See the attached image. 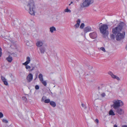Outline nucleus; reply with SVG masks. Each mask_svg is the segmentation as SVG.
I'll use <instances>...</instances> for the list:
<instances>
[{"label": "nucleus", "mask_w": 127, "mask_h": 127, "mask_svg": "<svg viewBox=\"0 0 127 127\" xmlns=\"http://www.w3.org/2000/svg\"><path fill=\"white\" fill-rule=\"evenodd\" d=\"M25 7L26 10H29V13L30 14L33 15H35V12L34 10L35 5L33 0H29L28 2L27 5L25 6Z\"/></svg>", "instance_id": "f257e3e1"}, {"label": "nucleus", "mask_w": 127, "mask_h": 127, "mask_svg": "<svg viewBox=\"0 0 127 127\" xmlns=\"http://www.w3.org/2000/svg\"><path fill=\"white\" fill-rule=\"evenodd\" d=\"M124 25L125 24L123 22L120 23L117 26L112 29V32L113 34L116 35L117 34L120 33Z\"/></svg>", "instance_id": "f03ea898"}, {"label": "nucleus", "mask_w": 127, "mask_h": 127, "mask_svg": "<svg viewBox=\"0 0 127 127\" xmlns=\"http://www.w3.org/2000/svg\"><path fill=\"white\" fill-rule=\"evenodd\" d=\"M112 106L116 110L120 107H122L124 105V103L121 100H114L113 101Z\"/></svg>", "instance_id": "7ed1b4c3"}, {"label": "nucleus", "mask_w": 127, "mask_h": 127, "mask_svg": "<svg viewBox=\"0 0 127 127\" xmlns=\"http://www.w3.org/2000/svg\"><path fill=\"white\" fill-rule=\"evenodd\" d=\"M108 28L107 25L105 24H102L99 28L100 32L103 35V37H105L104 35L108 33V31L107 30Z\"/></svg>", "instance_id": "20e7f679"}, {"label": "nucleus", "mask_w": 127, "mask_h": 127, "mask_svg": "<svg viewBox=\"0 0 127 127\" xmlns=\"http://www.w3.org/2000/svg\"><path fill=\"white\" fill-rule=\"evenodd\" d=\"M93 2V0H85L82 3L80 4L81 7L82 8L88 7Z\"/></svg>", "instance_id": "39448f33"}, {"label": "nucleus", "mask_w": 127, "mask_h": 127, "mask_svg": "<svg viewBox=\"0 0 127 127\" xmlns=\"http://www.w3.org/2000/svg\"><path fill=\"white\" fill-rule=\"evenodd\" d=\"M117 35L116 36V39L117 40H120L122 39L123 37V34L119 33L117 34Z\"/></svg>", "instance_id": "423d86ee"}, {"label": "nucleus", "mask_w": 127, "mask_h": 127, "mask_svg": "<svg viewBox=\"0 0 127 127\" xmlns=\"http://www.w3.org/2000/svg\"><path fill=\"white\" fill-rule=\"evenodd\" d=\"M89 35L91 38L93 39L96 38L97 37V34L95 32L90 33Z\"/></svg>", "instance_id": "0eeeda50"}, {"label": "nucleus", "mask_w": 127, "mask_h": 127, "mask_svg": "<svg viewBox=\"0 0 127 127\" xmlns=\"http://www.w3.org/2000/svg\"><path fill=\"white\" fill-rule=\"evenodd\" d=\"M26 79L28 81V82H30L32 80L33 75L32 73H29Z\"/></svg>", "instance_id": "6e6552de"}, {"label": "nucleus", "mask_w": 127, "mask_h": 127, "mask_svg": "<svg viewBox=\"0 0 127 127\" xmlns=\"http://www.w3.org/2000/svg\"><path fill=\"white\" fill-rule=\"evenodd\" d=\"M36 45L38 47H41L43 45V43L42 41H38L36 43Z\"/></svg>", "instance_id": "1a4fd4ad"}, {"label": "nucleus", "mask_w": 127, "mask_h": 127, "mask_svg": "<svg viewBox=\"0 0 127 127\" xmlns=\"http://www.w3.org/2000/svg\"><path fill=\"white\" fill-rule=\"evenodd\" d=\"M117 109L116 112L119 114L121 115L124 113V110L122 109L118 108Z\"/></svg>", "instance_id": "9d476101"}, {"label": "nucleus", "mask_w": 127, "mask_h": 127, "mask_svg": "<svg viewBox=\"0 0 127 127\" xmlns=\"http://www.w3.org/2000/svg\"><path fill=\"white\" fill-rule=\"evenodd\" d=\"M91 30V28L89 26L85 27L84 29V31L85 33L90 31Z\"/></svg>", "instance_id": "9b49d317"}, {"label": "nucleus", "mask_w": 127, "mask_h": 127, "mask_svg": "<svg viewBox=\"0 0 127 127\" xmlns=\"http://www.w3.org/2000/svg\"><path fill=\"white\" fill-rule=\"evenodd\" d=\"M40 53L42 54H43L45 52L46 49L44 47H41L39 49Z\"/></svg>", "instance_id": "f8f14e48"}, {"label": "nucleus", "mask_w": 127, "mask_h": 127, "mask_svg": "<svg viewBox=\"0 0 127 127\" xmlns=\"http://www.w3.org/2000/svg\"><path fill=\"white\" fill-rule=\"evenodd\" d=\"M6 60L8 62L11 63L13 60L11 56L9 55L8 57L6 58Z\"/></svg>", "instance_id": "ddd939ff"}, {"label": "nucleus", "mask_w": 127, "mask_h": 127, "mask_svg": "<svg viewBox=\"0 0 127 127\" xmlns=\"http://www.w3.org/2000/svg\"><path fill=\"white\" fill-rule=\"evenodd\" d=\"M80 22V19H78L77 21V23L75 25V27L76 28H78L79 26Z\"/></svg>", "instance_id": "4468645a"}, {"label": "nucleus", "mask_w": 127, "mask_h": 127, "mask_svg": "<svg viewBox=\"0 0 127 127\" xmlns=\"http://www.w3.org/2000/svg\"><path fill=\"white\" fill-rule=\"evenodd\" d=\"M50 32L52 33L54 31H56V29L55 27L54 26L51 27L50 28Z\"/></svg>", "instance_id": "2eb2a0df"}, {"label": "nucleus", "mask_w": 127, "mask_h": 127, "mask_svg": "<svg viewBox=\"0 0 127 127\" xmlns=\"http://www.w3.org/2000/svg\"><path fill=\"white\" fill-rule=\"evenodd\" d=\"M50 105L54 107H55L56 106V103L53 101H50Z\"/></svg>", "instance_id": "dca6fc26"}, {"label": "nucleus", "mask_w": 127, "mask_h": 127, "mask_svg": "<svg viewBox=\"0 0 127 127\" xmlns=\"http://www.w3.org/2000/svg\"><path fill=\"white\" fill-rule=\"evenodd\" d=\"M38 78L40 82L43 80V75L41 73H40L39 74Z\"/></svg>", "instance_id": "f3484780"}, {"label": "nucleus", "mask_w": 127, "mask_h": 127, "mask_svg": "<svg viewBox=\"0 0 127 127\" xmlns=\"http://www.w3.org/2000/svg\"><path fill=\"white\" fill-rule=\"evenodd\" d=\"M108 74L110 75L112 78L114 79L116 76V75H114L112 72L110 71L108 72Z\"/></svg>", "instance_id": "a211bd4d"}, {"label": "nucleus", "mask_w": 127, "mask_h": 127, "mask_svg": "<svg viewBox=\"0 0 127 127\" xmlns=\"http://www.w3.org/2000/svg\"><path fill=\"white\" fill-rule=\"evenodd\" d=\"M109 114L110 115L114 116L115 115V114L112 110H111L110 111Z\"/></svg>", "instance_id": "6ab92c4d"}, {"label": "nucleus", "mask_w": 127, "mask_h": 127, "mask_svg": "<svg viewBox=\"0 0 127 127\" xmlns=\"http://www.w3.org/2000/svg\"><path fill=\"white\" fill-rule=\"evenodd\" d=\"M41 82L42 83V84L44 86H46L47 84L46 81H44L43 80L42 81H41Z\"/></svg>", "instance_id": "aec40b11"}, {"label": "nucleus", "mask_w": 127, "mask_h": 127, "mask_svg": "<svg viewBox=\"0 0 127 127\" xmlns=\"http://www.w3.org/2000/svg\"><path fill=\"white\" fill-rule=\"evenodd\" d=\"M64 12H65L70 13L71 11L70 10L68 9V8L67 7V8L65 9Z\"/></svg>", "instance_id": "412c9836"}, {"label": "nucleus", "mask_w": 127, "mask_h": 127, "mask_svg": "<svg viewBox=\"0 0 127 127\" xmlns=\"http://www.w3.org/2000/svg\"><path fill=\"white\" fill-rule=\"evenodd\" d=\"M44 102L46 103H48L50 102V100L49 99H45L44 101Z\"/></svg>", "instance_id": "4be33fe9"}, {"label": "nucleus", "mask_w": 127, "mask_h": 127, "mask_svg": "<svg viewBox=\"0 0 127 127\" xmlns=\"http://www.w3.org/2000/svg\"><path fill=\"white\" fill-rule=\"evenodd\" d=\"M1 80L3 82L5 81L6 80V79L4 77L2 76H1Z\"/></svg>", "instance_id": "5701e85b"}, {"label": "nucleus", "mask_w": 127, "mask_h": 127, "mask_svg": "<svg viewBox=\"0 0 127 127\" xmlns=\"http://www.w3.org/2000/svg\"><path fill=\"white\" fill-rule=\"evenodd\" d=\"M22 99L23 100L25 101V102H27V99L25 96H23L22 97Z\"/></svg>", "instance_id": "b1692460"}, {"label": "nucleus", "mask_w": 127, "mask_h": 127, "mask_svg": "<svg viewBox=\"0 0 127 127\" xmlns=\"http://www.w3.org/2000/svg\"><path fill=\"white\" fill-rule=\"evenodd\" d=\"M85 26L84 24L83 23H82L81 24L80 26V28L81 29H83V28Z\"/></svg>", "instance_id": "393cba45"}, {"label": "nucleus", "mask_w": 127, "mask_h": 127, "mask_svg": "<svg viewBox=\"0 0 127 127\" xmlns=\"http://www.w3.org/2000/svg\"><path fill=\"white\" fill-rule=\"evenodd\" d=\"M2 122L5 123H8V121L6 119H3L2 120Z\"/></svg>", "instance_id": "a878e982"}, {"label": "nucleus", "mask_w": 127, "mask_h": 127, "mask_svg": "<svg viewBox=\"0 0 127 127\" xmlns=\"http://www.w3.org/2000/svg\"><path fill=\"white\" fill-rule=\"evenodd\" d=\"M26 61L28 62H29V63H30V59L29 57H27Z\"/></svg>", "instance_id": "bb28decb"}, {"label": "nucleus", "mask_w": 127, "mask_h": 127, "mask_svg": "<svg viewBox=\"0 0 127 127\" xmlns=\"http://www.w3.org/2000/svg\"><path fill=\"white\" fill-rule=\"evenodd\" d=\"M110 38L111 39H114L115 38V36L113 34H111L110 36Z\"/></svg>", "instance_id": "cd10ccee"}, {"label": "nucleus", "mask_w": 127, "mask_h": 127, "mask_svg": "<svg viewBox=\"0 0 127 127\" xmlns=\"http://www.w3.org/2000/svg\"><path fill=\"white\" fill-rule=\"evenodd\" d=\"M29 63L27 61H26L25 63H23V64L26 66L27 65V64H28Z\"/></svg>", "instance_id": "c85d7f7f"}, {"label": "nucleus", "mask_w": 127, "mask_h": 127, "mask_svg": "<svg viewBox=\"0 0 127 127\" xmlns=\"http://www.w3.org/2000/svg\"><path fill=\"white\" fill-rule=\"evenodd\" d=\"M4 84L6 86H7L8 85V83L6 80L5 81L3 82Z\"/></svg>", "instance_id": "c756f323"}, {"label": "nucleus", "mask_w": 127, "mask_h": 127, "mask_svg": "<svg viewBox=\"0 0 127 127\" xmlns=\"http://www.w3.org/2000/svg\"><path fill=\"white\" fill-rule=\"evenodd\" d=\"M100 49L104 52H105L106 51L104 48L103 47H101L100 48Z\"/></svg>", "instance_id": "7c9ffc66"}, {"label": "nucleus", "mask_w": 127, "mask_h": 127, "mask_svg": "<svg viewBox=\"0 0 127 127\" xmlns=\"http://www.w3.org/2000/svg\"><path fill=\"white\" fill-rule=\"evenodd\" d=\"M101 95L102 97H104L105 96L106 94L105 93H103L101 94Z\"/></svg>", "instance_id": "2f4dec72"}, {"label": "nucleus", "mask_w": 127, "mask_h": 127, "mask_svg": "<svg viewBox=\"0 0 127 127\" xmlns=\"http://www.w3.org/2000/svg\"><path fill=\"white\" fill-rule=\"evenodd\" d=\"M81 106L83 108H84L85 109H86V107L84 104L82 103L81 104Z\"/></svg>", "instance_id": "473e14b6"}, {"label": "nucleus", "mask_w": 127, "mask_h": 127, "mask_svg": "<svg viewBox=\"0 0 127 127\" xmlns=\"http://www.w3.org/2000/svg\"><path fill=\"white\" fill-rule=\"evenodd\" d=\"M2 49L1 47H0V57H1L2 56Z\"/></svg>", "instance_id": "72a5a7b5"}, {"label": "nucleus", "mask_w": 127, "mask_h": 127, "mask_svg": "<svg viewBox=\"0 0 127 127\" xmlns=\"http://www.w3.org/2000/svg\"><path fill=\"white\" fill-rule=\"evenodd\" d=\"M39 88V86L38 85H36L35 87V88L36 90H38Z\"/></svg>", "instance_id": "f704fd0d"}, {"label": "nucleus", "mask_w": 127, "mask_h": 127, "mask_svg": "<svg viewBox=\"0 0 127 127\" xmlns=\"http://www.w3.org/2000/svg\"><path fill=\"white\" fill-rule=\"evenodd\" d=\"M26 68L27 69H30L31 68V66L29 65H27L26 66Z\"/></svg>", "instance_id": "c9c22d12"}, {"label": "nucleus", "mask_w": 127, "mask_h": 127, "mask_svg": "<svg viewBox=\"0 0 127 127\" xmlns=\"http://www.w3.org/2000/svg\"><path fill=\"white\" fill-rule=\"evenodd\" d=\"M114 79H116L118 80H120V79L116 75L115 76V77Z\"/></svg>", "instance_id": "e433bc0d"}, {"label": "nucleus", "mask_w": 127, "mask_h": 127, "mask_svg": "<svg viewBox=\"0 0 127 127\" xmlns=\"http://www.w3.org/2000/svg\"><path fill=\"white\" fill-rule=\"evenodd\" d=\"M3 116V114L2 113L0 112V118H2Z\"/></svg>", "instance_id": "4c0bfd02"}, {"label": "nucleus", "mask_w": 127, "mask_h": 127, "mask_svg": "<svg viewBox=\"0 0 127 127\" xmlns=\"http://www.w3.org/2000/svg\"><path fill=\"white\" fill-rule=\"evenodd\" d=\"M95 122L98 123L99 122V120L97 119H96L95 120Z\"/></svg>", "instance_id": "58836bf2"}, {"label": "nucleus", "mask_w": 127, "mask_h": 127, "mask_svg": "<svg viewBox=\"0 0 127 127\" xmlns=\"http://www.w3.org/2000/svg\"><path fill=\"white\" fill-rule=\"evenodd\" d=\"M29 41H28L26 43V44L27 45L29 46L30 45L29 43Z\"/></svg>", "instance_id": "ea45409f"}, {"label": "nucleus", "mask_w": 127, "mask_h": 127, "mask_svg": "<svg viewBox=\"0 0 127 127\" xmlns=\"http://www.w3.org/2000/svg\"><path fill=\"white\" fill-rule=\"evenodd\" d=\"M122 127H127V125H123L122 126Z\"/></svg>", "instance_id": "a19ab883"}, {"label": "nucleus", "mask_w": 127, "mask_h": 127, "mask_svg": "<svg viewBox=\"0 0 127 127\" xmlns=\"http://www.w3.org/2000/svg\"><path fill=\"white\" fill-rule=\"evenodd\" d=\"M34 67H33L32 68V69H31L30 70V71H32V70H33L34 69Z\"/></svg>", "instance_id": "79ce46f5"}, {"label": "nucleus", "mask_w": 127, "mask_h": 127, "mask_svg": "<svg viewBox=\"0 0 127 127\" xmlns=\"http://www.w3.org/2000/svg\"><path fill=\"white\" fill-rule=\"evenodd\" d=\"M114 127H117V126L116 125H114Z\"/></svg>", "instance_id": "37998d69"}, {"label": "nucleus", "mask_w": 127, "mask_h": 127, "mask_svg": "<svg viewBox=\"0 0 127 127\" xmlns=\"http://www.w3.org/2000/svg\"><path fill=\"white\" fill-rule=\"evenodd\" d=\"M43 97L42 98V99H41V100L42 101H43Z\"/></svg>", "instance_id": "c03bdc74"}, {"label": "nucleus", "mask_w": 127, "mask_h": 127, "mask_svg": "<svg viewBox=\"0 0 127 127\" xmlns=\"http://www.w3.org/2000/svg\"><path fill=\"white\" fill-rule=\"evenodd\" d=\"M126 49H127V45L126 46Z\"/></svg>", "instance_id": "a18cd8bd"}, {"label": "nucleus", "mask_w": 127, "mask_h": 127, "mask_svg": "<svg viewBox=\"0 0 127 127\" xmlns=\"http://www.w3.org/2000/svg\"><path fill=\"white\" fill-rule=\"evenodd\" d=\"M73 3V2H72V1H71V2H70V4H72V3Z\"/></svg>", "instance_id": "49530a36"}, {"label": "nucleus", "mask_w": 127, "mask_h": 127, "mask_svg": "<svg viewBox=\"0 0 127 127\" xmlns=\"http://www.w3.org/2000/svg\"><path fill=\"white\" fill-rule=\"evenodd\" d=\"M37 78V76H36V77L35 78V80Z\"/></svg>", "instance_id": "de8ad7c7"}, {"label": "nucleus", "mask_w": 127, "mask_h": 127, "mask_svg": "<svg viewBox=\"0 0 127 127\" xmlns=\"http://www.w3.org/2000/svg\"><path fill=\"white\" fill-rule=\"evenodd\" d=\"M92 68V67L91 66L90 68Z\"/></svg>", "instance_id": "09e8293b"}, {"label": "nucleus", "mask_w": 127, "mask_h": 127, "mask_svg": "<svg viewBox=\"0 0 127 127\" xmlns=\"http://www.w3.org/2000/svg\"><path fill=\"white\" fill-rule=\"evenodd\" d=\"M51 94H53V93H52L51 92Z\"/></svg>", "instance_id": "8fccbe9b"}, {"label": "nucleus", "mask_w": 127, "mask_h": 127, "mask_svg": "<svg viewBox=\"0 0 127 127\" xmlns=\"http://www.w3.org/2000/svg\"><path fill=\"white\" fill-rule=\"evenodd\" d=\"M124 34L125 35V32H124Z\"/></svg>", "instance_id": "3c124183"}, {"label": "nucleus", "mask_w": 127, "mask_h": 127, "mask_svg": "<svg viewBox=\"0 0 127 127\" xmlns=\"http://www.w3.org/2000/svg\"><path fill=\"white\" fill-rule=\"evenodd\" d=\"M70 4H70H70H69V5H70Z\"/></svg>", "instance_id": "603ef678"}]
</instances>
